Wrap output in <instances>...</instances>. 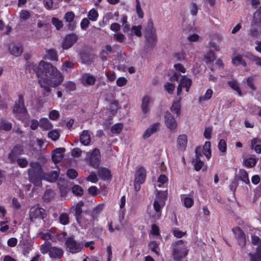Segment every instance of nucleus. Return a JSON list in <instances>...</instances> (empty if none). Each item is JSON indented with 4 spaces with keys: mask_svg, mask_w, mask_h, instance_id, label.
Here are the masks:
<instances>
[{
    "mask_svg": "<svg viewBox=\"0 0 261 261\" xmlns=\"http://www.w3.org/2000/svg\"><path fill=\"white\" fill-rule=\"evenodd\" d=\"M40 86L46 92H50V87L56 88L64 81V76L57 68L49 63L41 61L36 71Z\"/></svg>",
    "mask_w": 261,
    "mask_h": 261,
    "instance_id": "f257e3e1",
    "label": "nucleus"
},
{
    "mask_svg": "<svg viewBox=\"0 0 261 261\" xmlns=\"http://www.w3.org/2000/svg\"><path fill=\"white\" fill-rule=\"evenodd\" d=\"M31 167L28 169V175L30 180L36 186L41 184V180L44 178L45 173L43 171L42 166L37 162H31Z\"/></svg>",
    "mask_w": 261,
    "mask_h": 261,
    "instance_id": "f03ea898",
    "label": "nucleus"
},
{
    "mask_svg": "<svg viewBox=\"0 0 261 261\" xmlns=\"http://www.w3.org/2000/svg\"><path fill=\"white\" fill-rule=\"evenodd\" d=\"M40 251L43 254L48 253L49 257L53 260L62 259L64 253L62 248L53 246L49 242H46L41 246Z\"/></svg>",
    "mask_w": 261,
    "mask_h": 261,
    "instance_id": "7ed1b4c3",
    "label": "nucleus"
},
{
    "mask_svg": "<svg viewBox=\"0 0 261 261\" xmlns=\"http://www.w3.org/2000/svg\"><path fill=\"white\" fill-rule=\"evenodd\" d=\"M13 112L16 118L21 121H24L27 118L28 113L24 105V99L22 94L18 95V100L15 102Z\"/></svg>",
    "mask_w": 261,
    "mask_h": 261,
    "instance_id": "20e7f679",
    "label": "nucleus"
},
{
    "mask_svg": "<svg viewBox=\"0 0 261 261\" xmlns=\"http://www.w3.org/2000/svg\"><path fill=\"white\" fill-rule=\"evenodd\" d=\"M146 45L148 47H154L157 42V36L155 30L153 28V23L151 19L148 21L147 25L144 33Z\"/></svg>",
    "mask_w": 261,
    "mask_h": 261,
    "instance_id": "39448f33",
    "label": "nucleus"
},
{
    "mask_svg": "<svg viewBox=\"0 0 261 261\" xmlns=\"http://www.w3.org/2000/svg\"><path fill=\"white\" fill-rule=\"evenodd\" d=\"M65 246L67 252L76 254L83 250V241L76 240L73 236H71L65 239Z\"/></svg>",
    "mask_w": 261,
    "mask_h": 261,
    "instance_id": "423d86ee",
    "label": "nucleus"
},
{
    "mask_svg": "<svg viewBox=\"0 0 261 261\" xmlns=\"http://www.w3.org/2000/svg\"><path fill=\"white\" fill-rule=\"evenodd\" d=\"M184 243V241L180 240L172 245V256L175 260H179L185 257L188 254L189 250Z\"/></svg>",
    "mask_w": 261,
    "mask_h": 261,
    "instance_id": "0eeeda50",
    "label": "nucleus"
},
{
    "mask_svg": "<svg viewBox=\"0 0 261 261\" xmlns=\"http://www.w3.org/2000/svg\"><path fill=\"white\" fill-rule=\"evenodd\" d=\"M157 199L154 201L153 208L155 211V215L154 218L159 219L161 215L162 208L164 206L165 201L167 199V196L163 192H160L158 193Z\"/></svg>",
    "mask_w": 261,
    "mask_h": 261,
    "instance_id": "6e6552de",
    "label": "nucleus"
},
{
    "mask_svg": "<svg viewBox=\"0 0 261 261\" xmlns=\"http://www.w3.org/2000/svg\"><path fill=\"white\" fill-rule=\"evenodd\" d=\"M29 217L31 221L37 219H44L46 217L45 210L40 207L38 204L35 205L30 208Z\"/></svg>",
    "mask_w": 261,
    "mask_h": 261,
    "instance_id": "1a4fd4ad",
    "label": "nucleus"
},
{
    "mask_svg": "<svg viewBox=\"0 0 261 261\" xmlns=\"http://www.w3.org/2000/svg\"><path fill=\"white\" fill-rule=\"evenodd\" d=\"M24 149L23 146L17 144L14 146L8 155V159L9 162L11 164L14 163L16 160V158L23 153Z\"/></svg>",
    "mask_w": 261,
    "mask_h": 261,
    "instance_id": "9d476101",
    "label": "nucleus"
},
{
    "mask_svg": "<svg viewBox=\"0 0 261 261\" xmlns=\"http://www.w3.org/2000/svg\"><path fill=\"white\" fill-rule=\"evenodd\" d=\"M87 161L89 164L94 168H97L100 162V151L95 148L93 151L88 155Z\"/></svg>",
    "mask_w": 261,
    "mask_h": 261,
    "instance_id": "9b49d317",
    "label": "nucleus"
},
{
    "mask_svg": "<svg viewBox=\"0 0 261 261\" xmlns=\"http://www.w3.org/2000/svg\"><path fill=\"white\" fill-rule=\"evenodd\" d=\"M78 36L75 34H67L64 38L62 47L63 49H68L71 47L77 41Z\"/></svg>",
    "mask_w": 261,
    "mask_h": 261,
    "instance_id": "f8f14e48",
    "label": "nucleus"
},
{
    "mask_svg": "<svg viewBox=\"0 0 261 261\" xmlns=\"http://www.w3.org/2000/svg\"><path fill=\"white\" fill-rule=\"evenodd\" d=\"M232 232L235 235V237L238 241L239 245L244 247L246 244V235L240 227L237 226L232 228Z\"/></svg>",
    "mask_w": 261,
    "mask_h": 261,
    "instance_id": "ddd939ff",
    "label": "nucleus"
},
{
    "mask_svg": "<svg viewBox=\"0 0 261 261\" xmlns=\"http://www.w3.org/2000/svg\"><path fill=\"white\" fill-rule=\"evenodd\" d=\"M165 123L166 127L172 130L176 128L177 123L170 112L167 111L164 113Z\"/></svg>",
    "mask_w": 261,
    "mask_h": 261,
    "instance_id": "4468645a",
    "label": "nucleus"
},
{
    "mask_svg": "<svg viewBox=\"0 0 261 261\" xmlns=\"http://www.w3.org/2000/svg\"><path fill=\"white\" fill-rule=\"evenodd\" d=\"M65 151L64 148H58L55 149L51 155V159L54 163H58L61 162L63 158V153Z\"/></svg>",
    "mask_w": 261,
    "mask_h": 261,
    "instance_id": "2eb2a0df",
    "label": "nucleus"
},
{
    "mask_svg": "<svg viewBox=\"0 0 261 261\" xmlns=\"http://www.w3.org/2000/svg\"><path fill=\"white\" fill-rule=\"evenodd\" d=\"M135 176L136 182L144 183L146 176V170L143 167H139L136 171Z\"/></svg>",
    "mask_w": 261,
    "mask_h": 261,
    "instance_id": "dca6fc26",
    "label": "nucleus"
},
{
    "mask_svg": "<svg viewBox=\"0 0 261 261\" xmlns=\"http://www.w3.org/2000/svg\"><path fill=\"white\" fill-rule=\"evenodd\" d=\"M151 101V98L148 95H145L142 98L141 102V110L143 114L145 116L150 112V109L149 107V105Z\"/></svg>",
    "mask_w": 261,
    "mask_h": 261,
    "instance_id": "f3484780",
    "label": "nucleus"
},
{
    "mask_svg": "<svg viewBox=\"0 0 261 261\" xmlns=\"http://www.w3.org/2000/svg\"><path fill=\"white\" fill-rule=\"evenodd\" d=\"M97 175L103 180H110L112 177L111 171L109 169L102 167L97 170Z\"/></svg>",
    "mask_w": 261,
    "mask_h": 261,
    "instance_id": "a211bd4d",
    "label": "nucleus"
},
{
    "mask_svg": "<svg viewBox=\"0 0 261 261\" xmlns=\"http://www.w3.org/2000/svg\"><path fill=\"white\" fill-rule=\"evenodd\" d=\"M75 17L74 13L72 11L67 12L64 15V19L66 22H68V28L73 30L75 27V23L73 22Z\"/></svg>",
    "mask_w": 261,
    "mask_h": 261,
    "instance_id": "6ab92c4d",
    "label": "nucleus"
},
{
    "mask_svg": "<svg viewBox=\"0 0 261 261\" xmlns=\"http://www.w3.org/2000/svg\"><path fill=\"white\" fill-rule=\"evenodd\" d=\"M181 98L179 97L178 100L174 101L170 108V110L173 114L176 115V117H178L181 113Z\"/></svg>",
    "mask_w": 261,
    "mask_h": 261,
    "instance_id": "aec40b11",
    "label": "nucleus"
},
{
    "mask_svg": "<svg viewBox=\"0 0 261 261\" xmlns=\"http://www.w3.org/2000/svg\"><path fill=\"white\" fill-rule=\"evenodd\" d=\"M180 198L184 202V205L186 208H190L194 204V199L192 197V195H187L185 194H182L180 195Z\"/></svg>",
    "mask_w": 261,
    "mask_h": 261,
    "instance_id": "412c9836",
    "label": "nucleus"
},
{
    "mask_svg": "<svg viewBox=\"0 0 261 261\" xmlns=\"http://www.w3.org/2000/svg\"><path fill=\"white\" fill-rule=\"evenodd\" d=\"M180 86H181L183 88L186 89V91L188 92L189 91V89L190 87L192 85V81L191 79L187 77L186 75L182 76L179 83Z\"/></svg>",
    "mask_w": 261,
    "mask_h": 261,
    "instance_id": "4be33fe9",
    "label": "nucleus"
},
{
    "mask_svg": "<svg viewBox=\"0 0 261 261\" xmlns=\"http://www.w3.org/2000/svg\"><path fill=\"white\" fill-rule=\"evenodd\" d=\"M57 187L60 190L61 196L62 197L65 196L69 191L65 181L60 180L57 182Z\"/></svg>",
    "mask_w": 261,
    "mask_h": 261,
    "instance_id": "5701e85b",
    "label": "nucleus"
},
{
    "mask_svg": "<svg viewBox=\"0 0 261 261\" xmlns=\"http://www.w3.org/2000/svg\"><path fill=\"white\" fill-rule=\"evenodd\" d=\"M60 174V170L57 171H52L47 174H45L44 178L49 182H55L59 177Z\"/></svg>",
    "mask_w": 261,
    "mask_h": 261,
    "instance_id": "b1692460",
    "label": "nucleus"
},
{
    "mask_svg": "<svg viewBox=\"0 0 261 261\" xmlns=\"http://www.w3.org/2000/svg\"><path fill=\"white\" fill-rule=\"evenodd\" d=\"M39 126L44 130H48L53 127L51 122L46 118H42L40 119Z\"/></svg>",
    "mask_w": 261,
    "mask_h": 261,
    "instance_id": "393cba45",
    "label": "nucleus"
},
{
    "mask_svg": "<svg viewBox=\"0 0 261 261\" xmlns=\"http://www.w3.org/2000/svg\"><path fill=\"white\" fill-rule=\"evenodd\" d=\"M188 142L187 136L185 135H180L178 136L177 142V147L179 149H185Z\"/></svg>",
    "mask_w": 261,
    "mask_h": 261,
    "instance_id": "a878e982",
    "label": "nucleus"
},
{
    "mask_svg": "<svg viewBox=\"0 0 261 261\" xmlns=\"http://www.w3.org/2000/svg\"><path fill=\"white\" fill-rule=\"evenodd\" d=\"M80 141L82 144L87 146L91 142V138L88 130H84L80 136Z\"/></svg>",
    "mask_w": 261,
    "mask_h": 261,
    "instance_id": "bb28decb",
    "label": "nucleus"
},
{
    "mask_svg": "<svg viewBox=\"0 0 261 261\" xmlns=\"http://www.w3.org/2000/svg\"><path fill=\"white\" fill-rule=\"evenodd\" d=\"M228 85L234 91H236L239 96L242 95V92L236 79L227 82Z\"/></svg>",
    "mask_w": 261,
    "mask_h": 261,
    "instance_id": "cd10ccee",
    "label": "nucleus"
},
{
    "mask_svg": "<svg viewBox=\"0 0 261 261\" xmlns=\"http://www.w3.org/2000/svg\"><path fill=\"white\" fill-rule=\"evenodd\" d=\"M96 81L95 77L92 75L86 74L83 77V84L85 86H92L95 84Z\"/></svg>",
    "mask_w": 261,
    "mask_h": 261,
    "instance_id": "c85d7f7f",
    "label": "nucleus"
},
{
    "mask_svg": "<svg viewBox=\"0 0 261 261\" xmlns=\"http://www.w3.org/2000/svg\"><path fill=\"white\" fill-rule=\"evenodd\" d=\"M84 204V202L80 201L75 205L74 210V216L77 221H79V220L81 219V215L83 213L82 207L83 206Z\"/></svg>",
    "mask_w": 261,
    "mask_h": 261,
    "instance_id": "c756f323",
    "label": "nucleus"
},
{
    "mask_svg": "<svg viewBox=\"0 0 261 261\" xmlns=\"http://www.w3.org/2000/svg\"><path fill=\"white\" fill-rule=\"evenodd\" d=\"M9 49L10 53L15 57L19 56L23 51V48L21 45H13L12 47L10 46Z\"/></svg>",
    "mask_w": 261,
    "mask_h": 261,
    "instance_id": "7c9ffc66",
    "label": "nucleus"
},
{
    "mask_svg": "<svg viewBox=\"0 0 261 261\" xmlns=\"http://www.w3.org/2000/svg\"><path fill=\"white\" fill-rule=\"evenodd\" d=\"M213 94V91L211 89H208L203 96H200L198 98V102L200 103L204 101H208L211 99Z\"/></svg>",
    "mask_w": 261,
    "mask_h": 261,
    "instance_id": "2f4dec72",
    "label": "nucleus"
},
{
    "mask_svg": "<svg viewBox=\"0 0 261 261\" xmlns=\"http://www.w3.org/2000/svg\"><path fill=\"white\" fill-rule=\"evenodd\" d=\"M63 87L64 88V90L66 92H70L73 91L76 89V84L74 82L72 81H66L63 85Z\"/></svg>",
    "mask_w": 261,
    "mask_h": 261,
    "instance_id": "473e14b6",
    "label": "nucleus"
},
{
    "mask_svg": "<svg viewBox=\"0 0 261 261\" xmlns=\"http://www.w3.org/2000/svg\"><path fill=\"white\" fill-rule=\"evenodd\" d=\"M251 261H261V245H259L256 248V252L253 254H249Z\"/></svg>",
    "mask_w": 261,
    "mask_h": 261,
    "instance_id": "72a5a7b5",
    "label": "nucleus"
},
{
    "mask_svg": "<svg viewBox=\"0 0 261 261\" xmlns=\"http://www.w3.org/2000/svg\"><path fill=\"white\" fill-rule=\"evenodd\" d=\"M55 193L53 191V190L49 189L45 191L43 196V199L44 201L49 202H50L53 199Z\"/></svg>",
    "mask_w": 261,
    "mask_h": 261,
    "instance_id": "f704fd0d",
    "label": "nucleus"
},
{
    "mask_svg": "<svg viewBox=\"0 0 261 261\" xmlns=\"http://www.w3.org/2000/svg\"><path fill=\"white\" fill-rule=\"evenodd\" d=\"M203 152L207 159L211 157V142L206 141L203 147Z\"/></svg>",
    "mask_w": 261,
    "mask_h": 261,
    "instance_id": "c9c22d12",
    "label": "nucleus"
},
{
    "mask_svg": "<svg viewBox=\"0 0 261 261\" xmlns=\"http://www.w3.org/2000/svg\"><path fill=\"white\" fill-rule=\"evenodd\" d=\"M46 56L51 61H57L58 60V56L57 51L54 49H49L46 51Z\"/></svg>",
    "mask_w": 261,
    "mask_h": 261,
    "instance_id": "e433bc0d",
    "label": "nucleus"
},
{
    "mask_svg": "<svg viewBox=\"0 0 261 261\" xmlns=\"http://www.w3.org/2000/svg\"><path fill=\"white\" fill-rule=\"evenodd\" d=\"M104 207V204L99 203L94 207L92 210L91 216L93 219L97 217L98 215L102 212Z\"/></svg>",
    "mask_w": 261,
    "mask_h": 261,
    "instance_id": "4c0bfd02",
    "label": "nucleus"
},
{
    "mask_svg": "<svg viewBox=\"0 0 261 261\" xmlns=\"http://www.w3.org/2000/svg\"><path fill=\"white\" fill-rule=\"evenodd\" d=\"M69 219V215L67 213H64L59 216V221L61 224L66 225L70 222Z\"/></svg>",
    "mask_w": 261,
    "mask_h": 261,
    "instance_id": "58836bf2",
    "label": "nucleus"
},
{
    "mask_svg": "<svg viewBox=\"0 0 261 261\" xmlns=\"http://www.w3.org/2000/svg\"><path fill=\"white\" fill-rule=\"evenodd\" d=\"M239 175V178L241 180L246 184H249L248 174L246 170L244 169L240 170Z\"/></svg>",
    "mask_w": 261,
    "mask_h": 261,
    "instance_id": "ea45409f",
    "label": "nucleus"
},
{
    "mask_svg": "<svg viewBox=\"0 0 261 261\" xmlns=\"http://www.w3.org/2000/svg\"><path fill=\"white\" fill-rule=\"evenodd\" d=\"M204 164V162L201 161L200 157L198 155H195V159L194 161V169L196 171H199L200 170Z\"/></svg>",
    "mask_w": 261,
    "mask_h": 261,
    "instance_id": "a19ab883",
    "label": "nucleus"
},
{
    "mask_svg": "<svg viewBox=\"0 0 261 261\" xmlns=\"http://www.w3.org/2000/svg\"><path fill=\"white\" fill-rule=\"evenodd\" d=\"M246 83L247 86L252 90H256V87L254 84V79L253 76H250L246 79Z\"/></svg>",
    "mask_w": 261,
    "mask_h": 261,
    "instance_id": "79ce46f5",
    "label": "nucleus"
},
{
    "mask_svg": "<svg viewBox=\"0 0 261 261\" xmlns=\"http://www.w3.org/2000/svg\"><path fill=\"white\" fill-rule=\"evenodd\" d=\"M123 125L122 123L114 124L111 128V131L113 134H119L122 130Z\"/></svg>",
    "mask_w": 261,
    "mask_h": 261,
    "instance_id": "37998d69",
    "label": "nucleus"
},
{
    "mask_svg": "<svg viewBox=\"0 0 261 261\" xmlns=\"http://www.w3.org/2000/svg\"><path fill=\"white\" fill-rule=\"evenodd\" d=\"M88 17L89 20H90L92 21H96L97 19V18L98 17V13L95 9H92L89 11L88 14Z\"/></svg>",
    "mask_w": 261,
    "mask_h": 261,
    "instance_id": "c03bdc74",
    "label": "nucleus"
},
{
    "mask_svg": "<svg viewBox=\"0 0 261 261\" xmlns=\"http://www.w3.org/2000/svg\"><path fill=\"white\" fill-rule=\"evenodd\" d=\"M72 193L79 196H81L83 195L84 190L79 185H74L72 188Z\"/></svg>",
    "mask_w": 261,
    "mask_h": 261,
    "instance_id": "a18cd8bd",
    "label": "nucleus"
},
{
    "mask_svg": "<svg viewBox=\"0 0 261 261\" xmlns=\"http://www.w3.org/2000/svg\"><path fill=\"white\" fill-rule=\"evenodd\" d=\"M244 164L246 167L248 168H252L255 166L256 164V160L254 158H249L245 160Z\"/></svg>",
    "mask_w": 261,
    "mask_h": 261,
    "instance_id": "49530a36",
    "label": "nucleus"
},
{
    "mask_svg": "<svg viewBox=\"0 0 261 261\" xmlns=\"http://www.w3.org/2000/svg\"><path fill=\"white\" fill-rule=\"evenodd\" d=\"M12 128V124L5 120H2L0 124V129L9 131Z\"/></svg>",
    "mask_w": 261,
    "mask_h": 261,
    "instance_id": "de8ad7c7",
    "label": "nucleus"
},
{
    "mask_svg": "<svg viewBox=\"0 0 261 261\" xmlns=\"http://www.w3.org/2000/svg\"><path fill=\"white\" fill-rule=\"evenodd\" d=\"M51 22L57 30H60L63 26L62 21L57 17H53Z\"/></svg>",
    "mask_w": 261,
    "mask_h": 261,
    "instance_id": "09e8293b",
    "label": "nucleus"
},
{
    "mask_svg": "<svg viewBox=\"0 0 261 261\" xmlns=\"http://www.w3.org/2000/svg\"><path fill=\"white\" fill-rule=\"evenodd\" d=\"M40 236H41V238L44 240H50L53 242H56L54 236L50 232L40 233Z\"/></svg>",
    "mask_w": 261,
    "mask_h": 261,
    "instance_id": "8fccbe9b",
    "label": "nucleus"
},
{
    "mask_svg": "<svg viewBox=\"0 0 261 261\" xmlns=\"http://www.w3.org/2000/svg\"><path fill=\"white\" fill-rule=\"evenodd\" d=\"M32 245L30 243L23 242L22 244V252L24 255H27L32 249Z\"/></svg>",
    "mask_w": 261,
    "mask_h": 261,
    "instance_id": "3c124183",
    "label": "nucleus"
},
{
    "mask_svg": "<svg viewBox=\"0 0 261 261\" xmlns=\"http://www.w3.org/2000/svg\"><path fill=\"white\" fill-rule=\"evenodd\" d=\"M165 90L170 94H172L175 89V85L173 83L167 82L164 84Z\"/></svg>",
    "mask_w": 261,
    "mask_h": 261,
    "instance_id": "603ef678",
    "label": "nucleus"
},
{
    "mask_svg": "<svg viewBox=\"0 0 261 261\" xmlns=\"http://www.w3.org/2000/svg\"><path fill=\"white\" fill-rule=\"evenodd\" d=\"M149 248L156 254H159V244L155 241L150 242L148 244Z\"/></svg>",
    "mask_w": 261,
    "mask_h": 261,
    "instance_id": "864d4df0",
    "label": "nucleus"
},
{
    "mask_svg": "<svg viewBox=\"0 0 261 261\" xmlns=\"http://www.w3.org/2000/svg\"><path fill=\"white\" fill-rule=\"evenodd\" d=\"M47 136L53 141H55L59 138L60 134L58 130H54L48 132Z\"/></svg>",
    "mask_w": 261,
    "mask_h": 261,
    "instance_id": "5fc2aeb1",
    "label": "nucleus"
},
{
    "mask_svg": "<svg viewBox=\"0 0 261 261\" xmlns=\"http://www.w3.org/2000/svg\"><path fill=\"white\" fill-rule=\"evenodd\" d=\"M136 12H137L138 17L139 18H142L144 16V13L141 9L140 1L136 0Z\"/></svg>",
    "mask_w": 261,
    "mask_h": 261,
    "instance_id": "6e6d98bb",
    "label": "nucleus"
},
{
    "mask_svg": "<svg viewBox=\"0 0 261 261\" xmlns=\"http://www.w3.org/2000/svg\"><path fill=\"white\" fill-rule=\"evenodd\" d=\"M18 165L22 168H25L28 165V161L25 158H19L16 160Z\"/></svg>",
    "mask_w": 261,
    "mask_h": 261,
    "instance_id": "4d7b16f0",
    "label": "nucleus"
},
{
    "mask_svg": "<svg viewBox=\"0 0 261 261\" xmlns=\"http://www.w3.org/2000/svg\"><path fill=\"white\" fill-rule=\"evenodd\" d=\"M74 66V63L70 61H66L63 64L62 70L63 71H67V68H72Z\"/></svg>",
    "mask_w": 261,
    "mask_h": 261,
    "instance_id": "13d9d810",
    "label": "nucleus"
},
{
    "mask_svg": "<svg viewBox=\"0 0 261 261\" xmlns=\"http://www.w3.org/2000/svg\"><path fill=\"white\" fill-rule=\"evenodd\" d=\"M205 58L207 62H213L215 60V55L214 53L210 51L205 55Z\"/></svg>",
    "mask_w": 261,
    "mask_h": 261,
    "instance_id": "bf43d9fd",
    "label": "nucleus"
},
{
    "mask_svg": "<svg viewBox=\"0 0 261 261\" xmlns=\"http://www.w3.org/2000/svg\"><path fill=\"white\" fill-rule=\"evenodd\" d=\"M118 109V102L116 100H114L110 103V110L112 114H115L117 112Z\"/></svg>",
    "mask_w": 261,
    "mask_h": 261,
    "instance_id": "052dcab7",
    "label": "nucleus"
},
{
    "mask_svg": "<svg viewBox=\"0 0 261 261\" xmlns=\"http://www.w3.org/2000/svg\"><path fill=\"white\" fill-rule=\"evenodd\" d=\"M67 175L71 179H74L77 176L78 173L75 169L71 168L67 170Z\"/></svg>",
    "mask_w": 261,
    "mask_h": 261,
    "instance_id": "680f3d73",
    "label": "nucleus"
},
{
    "mask_svg": "<svg viewBox=\"0 0 261 261\" xmlns=\"http://www.w3.org/2000/svg\"><path fill=\"white\" fill-rule=\"evenodd\" d=\"M88 181H90L92 183H96L98 181V179L96 174L92 172L86 178Z\"/></svg>",
    "mask_w": 261,
    "mask_h": 261,
    "instance_id": "e2e57ef3",
    "label": "nucleus"
},
{
    "mask_svg": "<svg viewBox=\"0 0 261 261\" xmlns=\"http://www.w3.org/2000/svg\"><path fill=\"white\" fill-rule=\"evenodd\" d=\"M219 149L222 152L226 151V143L224 139H221L218 145Z\"/></svg>",
    "mask_w": 261,
    "mask_h": 261,
    "instance_id": "0e129e2a",
    "label": "nucleus"
},
{
    "mask_svg": "<svg viewBox=\"0 0 261 261\" xmlns=\"http://www.w3.org/2000/svg\"><path fill=\"white\" fill-rule=\"evenodd\" d=\"M127 81L124 77H120L116 80V84L119 87H122L127 84Z\"/></svg>",
    "mask_w": 261,
    "mask_h": 261,
    "instance_id": "69168bd1",
    "label": "nucleus"
},
{
    "mask_svg": "<svg viewBox=\"0 0 261 261\" xmlns=\"http://www.w3.org/2000/svg\"><path fill=\"white\" fill-rule=\"evenodd\" d=\"M141 29L142 26L141 25L133 26L132 27V30L134 33L138 37H141L142 36Z\"/></svg>",
    "mask_w": 261,
    "mask_h": 261,
    "instance_id": "338daca9",
    "label": "nucleus"
},
{
    "mask_svg": "<svg viewBox=\"0 0 261 261\" xmlns=\"http://www.w3.org/2000/svg\"><path fill=\"white\" fill-rule=\"evenodd\" d=\"M59 117V113L56 110H51L49 113V117L53 120L57 119Z\"/></svg>",
    "mask_w": 261,
    "mask_h": 261,
    "instance_id": "774afa93",
    "label": "nucleus"
}]
</instances>
